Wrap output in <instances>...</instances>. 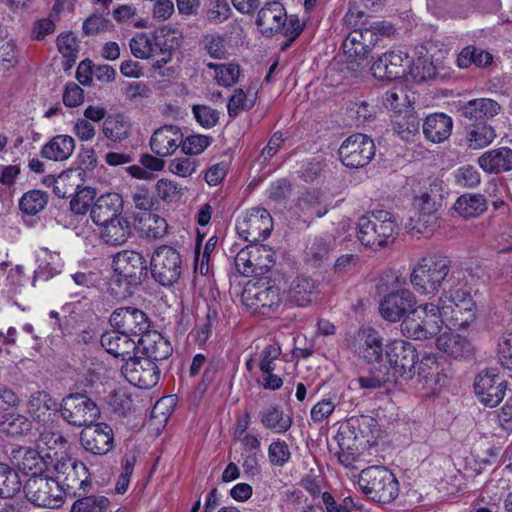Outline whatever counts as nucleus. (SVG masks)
<instances>
[{"label": "nucleus", "mask_w": 512, "mask_h": 512, "mask_svg": "<svg viewBox=\"0 0 512 512\" xmlns=\"http://www.w3.org/2000/svg\"><path fill=\"white\" fill-rule=\"evenodd\" d=\"M419 129L420 120L413 108L402 114L394 115L393 130L402 140H412L419 133Z\"/></svg>", "instance_id": "nucleus-44"}, {"label": "nucleus", "mask_w": 512, "mask_h": 512, "mask_svg": "<svg viewBox=\"0 0 512 512\" xmlns=\"http://www.w3.org/2000/svg\"><path fill=\"white\" fill-rule=\"evenodd\" d=\"M493 62V55L474 45L464 47L457 56V65L462 69L474 65L478 68H486Z\"/></svg>", "instance_id": "nucleus-43"}, {"label": "nucleus", "mask_w": 512, "mask_h": 512, "mask_svg": "<svg viewBox=\"0 0 512 512\" xmlns=\"http://www.w3.org/2000/svg\"><path fill=\"white\" fill-rule=\"evenodd\" d=\"M81 492L77 500L71 506V512H106L110 506V500L103 495H86Z\"/></svg>", "instance_id": "nucleus-50"}, {"label": "nucleus", "mask_w": 512, "mask_h": 512, "mask_svg": "<svg viewBox=\"0 0 512 512\" xmlns=\"http://www.w3.org/2000/svg\"><path fill=\"white\" fill-rule=\"evenodd\" d=\"M439 351L454 359L469 358L473 354L471 343L463 336L451 332L442 333L436 340Z\"/></svg>", "instance_id": "nucleus-34"}, {"label": "nucleus", "mask_w": 512, "mask_h": 512, "mask_svg": "<svg viewBox=\"0 0 512 512\" xmlns=\"http://www.w3.org/2000/svg\"><path fill=\"white\" fill-rule=\"evenodd\" d=\"M338 432L350 438L359 446L374 445L380 435V428L377 420L368 415L353 416L342 425Z\"/></svg>", "instance_id": "nucleus-20"}, {"label": "nucleus", "mask_w": 512, "mask_h": 512, "mask_svg": "<svg viewBox=\"0 0 512 512\" xmlns=\"http://www.w3.org/2000/svg\"><path fill=\"white\" fill-rule=\"evenodd\" d=\"M62 419L74 427H86L100 415L97 404L84 393L66 395L59 407Z\"/></svg>", "instance_id": "nucleus-8"}, {"label": "nucleus", "mask_w": 512, "mask_h": 512, "mask_svg": "<svg viewBox=\"0 0 512 512\" xmlns=\"http://www.w3.org/2000/svg\"><path fill=\"white\" fill-rule=\"evenodd\" d=\"M299 208L305 215L322 217L328 212V207L322 204L321 193L318 190L305 192L298 202Z\"/></svg>", "instance_id": "nucleus-52"}, {"label": "nucleus", "mask_w": 512, "mask_h": 512, "mask_svg": "<svg viewBox=\"0 0 512 512\" xmlns=\"http://www.w3.org/2000/svg\"><path fill=\"white\" fill-rule=\"evenodd\" d=\"M241 301L252 313L270 315L282 303V294L276 285L249 283L242 292Z\"/></svg>", "instance_id": "nucleus-11"}, {"label": "nucleus", "mask_w": 512, "mask_h": 512, "mask_svg": "<svg viewBox=\"0 0 512 512\" xmlns=\"http://www.w3.org/2000/svg\"><path fill=\"white\" fill-rule=\"evenodd\" d=\"M479 167L488 174H501L512 170V149L506 146L490 149L478 157Z\"/></svg>", "instance_id": "nucleus-31"}, {"label": "nucleus", "mask_w": 512, "mask_h": 512, "mask_svg": "<svg viewBox=\"0 0 512 512\" xmlns=\"http://www.w3.org/2000/svg\"><path fill=\"white\" fill-rule=\"evenodd\" d=\"M234 264L243 276L263 275L275 264L274 252L267 245L251 243L237 253Z\"/></svg>", "instance_id": "nucleus-9"}, {"label": "nucleus", "mask_w": 512, "mask_h": 512, "mask_svg": "<svg viewBox=\"0 0 512 512\" xmlns=\"http://www.w3.org/2000/svg\"><path fill=\"white\" fill-rule=\"evenodd\" d=\"M452 118L444 113L429 115L423 123V133L432 143H441L449 138L452 132Z\"/></svg>", "instance_id": "nucleus-36"}, {"label": "nucleus", "mask_w": 512, "mask_h": 512, "mask_svg": "<svg viewBox=\"0 0 512 512\" xmlns=\"http://www.w3.org/2000/svg\"><path fill=\"white\" fill-rule=\"evenodd\" d=\"M157 196L166 203L176 202L182 195V187L168 179H160L156 183Z\"/></svg>", "instance_id": "nucleus-60"}, {"label": "nucleus", "mask_w": 512, "mask_h": 512, "mask_svg": "<svg viewBox=\"0 0 512 512\" xmlns=\"http://www.w3.org/2000/svg\"><path fill=\"white\" fill-rule=\"evenodd\" d=\"M349 347L355 355L367 363L379 362L383 356V338L371 327L360 328Z\"/></svg>", "instance_id": "nucleus-24"}, {"label": "nucleus", "mask_w": 512, "mask_h": 512, "mask_svg": "<svg viewBox=\"0 0 512 512\" xmlns=\"http://www.w3.org/2000/svg\"><path fill=\"white\" fill-rule=\"evenodd\" d=\"M335 438L339 446V451L336 453L339 462L345 468H354V463L359 457V445L353 442L350 438L340 435L339 432H337Z\"/></svg>", "instance_id": "nucleus-55"}, {"label": "nucleus", "mask_w": 512, "mask_h": 512, "mask_svg": "<svg viewBox=\"0 0 512 512\" xmlns=\"http://www.w3.org/2000/svg\"><path fill=\"white\" fill-rule=\"evenodd\" d=\"M453 275L458 276V282L465 279L464 272L452 269L451 260L438 253H429L421 257L414 265L410 282L415 291L421 295H434L441 289L445 294L448 281Z\"/></svg>", "instance_id": "nucleus-1"}, {"label": "nucleus", "mask_w": 512, "mask_h": 512, "mask_svg": "<svg viewBox=\"0 0 512 512\" xmlns=\"http://www.w3.org/2000/svg\"><path fill=\"white\" fill-rule=\"evenodd\" d=\"M410 59L401 51L382 54L371 66L372 75L381 81H393L406 76Z\"/></svg>", "instance_id": "nucleus-25"}, {"label": "nucleus", "mask_w": 512, "mask_h": 512, "mask_svg": "<svg viewBox=\"0 0 512 512\" xmlns=\"http://www.w3.org/2000/svg\"><path fill=\"white\" fill-rule=\"evenodd\" d=\"M27 500L38 507H59L63 491L57 480L47 474L30 476L23 485Z\"/></svg>", "instance_id": "nucleus-10"}, {"label": "nucleus", "mask_w": 512, "mask_h": 512, "mask_svg": "<svg viewBox=\"0 0 512 512\" xmlns=\"http://www.w3.org/2000/svg\"><path fill=\"white\" fill-rule=\"evenodd\" d=\"M447 284L445 294H442L438 304H435L439 320L450 329L466 328L475 319V302L464 280L458 282V276L453 275Z\"/></svg>", "instance_id": "nucleus-2"}, {"label": "nucleus", "mask_w": 512, "mask_h": 512, "mask_svg": "<svg viewBox=\"0 0 512 512\" xmlns=\"http://www.w3.org/2000/svg\"><path fill=\"white\" fill-rule=\"evenodd\" d=\"M335 240L328 238H315L311 246L308 248L307 256L314 262L322 261L327 258L329 253L334 249Z\"/></svg>", "instance_id": "nucleus-61"}, {"label": "nucleus", "mask_w": 512, "mask_h": 512, "mask_svg": "<svg viewBox=\"0 0 512 512\" xmlns=\"http://www.w3.org/2000/svg\"><path fill=\"white\" fill-rule=\"evenodd\" d=\"M268 458L273 466L283 467L286 465L291 458L288 444L280 439L273 441L268 447Z\"/></svg>", "instance_id": "nucleus-59"}, {"label": "nucleus", "mask_w": 512, "mask_h": 512, "mask_svg": "<svg viewBox=\"0 0 512 512\" xmlns=\"http://www.w3.org/2000/svg\"><path fill=\"white\" fill-rule=\"evenodd\" d=\"M287 14L279 1L267 2L258 12L256 24L263 32L277 33L283 29Z\"/></svg>", "instance_id": "nucleus-32"}, {"label": "nucleus", "mask_w": 512, "mask_h": 512, "mask_svg": "<svg viewBox=\"0 0 512 512\" xmlns=\"http://www.w3.org/2000/svg\"><path fill=\"white\" fill-rule=\"evenodd\" d=\"M102 347L112 356L121 358L124 363L133 358L138 348L137 340L118 330L107 331L101 336Z\"/></svg>", "instance_id": "nucleus-28"}, {"label": "nucleus", "mask_w": 512, "mask_h": 512, "mask_svg": "<svg viewBox=\"0 0 512 512\" xmlns=\"http://www.w3.org/2000/svg\"><path fill=\"white\" fill-rule=\"evenodd\" d=\"M283 512H312L313 505L300 490L287 491L283 501Z\"/></svg>", "instance_id": "nucleus-56"}, {"label": "nucleus", "mask_w": 512, "mask_h": 512, "mask_svg": "<svg viewBox=\"0 0 512 512\" xmlns=\"http://www.w3.org/2000/svg\"><path fill=\"white\" fill-rule=\"evenodd\" d=\"M386 28L379 22L369 28L356 29L343 41V50L348 58L364 59L376 45L379 35H385Z\"/></svg>", "instance_id": "nucleus-18"}, {"label": "nucleus", "mask_w": 512, "mask_h": 512, "mask_svg": "<svg viewBox=\"0 0 512 512\" xmlns=\"http://www.w3.org/2000/svg\"><path fill=\"white\" fill-rule=\"evenodd\" d=\"M121 373L130 384L140 389H151L160 379L158 365L145 357L127 359L121 367Z\"/></svg>", "instance_id": "nucleus-17"}, {"label": "nucleus", "mask_w": 512, "mask_h": 512, "mask_svg": "<svg viewBox=\"0 0 512 512\" xmlns=\"http://www.w3.org/2000/svg\"><path fill=\"white\" fill-rule=\"evenodd\" d=\"M358 382L362 389H377L395 383V379L389 368L381 366L378 369L371 370L367 375L360 376Z\"/></svg>", "instance_id": "nucleus-54"}, {"label": "nucleus", "mask_w": 512, "mask_h": 512, "mask_svg": "<svg viewBox=\"0 0 512 512\" xmlns=\"http://www.w3.org/2000/svg\"><path fill=\"white\" fill-rule=\"evenodd\" d=\"M500 105L489 98H478L463 104L458 111L462 117L475 122H482L491 119L499 114Z\"/></svg>", "instance_id": "nucleus-35"}, {"label": "nucleus", "mask_w": 512, "mask_h": 512, "mask_svg": "<svg viewBox=\"0 0 512 512\" xmlns=\"http://www.w3.org/2000/svg\"><path fill=\"white\" fill-rule=\"evenodd\" d=\"M498 358L503 368L512 371V333H505L500 337Z\"/></svg>", "instance_id": "nucleus-64"}, {"label": "nucleus", "mask_w": 512, "mask_h": 512, "mask_svg": "<svg viewBox=\"0 0 512 512\" xmlns=\"http://www.w3.org/2000/svg\"><path fill=\"white\" fill-rule=\"evenodd\" d=\"M58 469L56 478L60 484L63 495L77 497L81 492H88L91 489L92 482L89 478L88 468L83 462L69 460L62 463Z\"/></svg>", "instance_id": "nucleus-15"}, {"label": "nucleus", "mask_w": 512, "mask_h": 512, "mask_svg": "<svg viewBox=\"0 0 512 512\" xmlns=\"http://www.w3.org/2000/svg\"><path fill=\"white\" fill-rule=\"evenodd\" d=\"M109 320L116 330L137 339L150 328L147 315L136 307L117 308L112 312Z\"/></svg>", "instance_id": "nucleus-22"}, {"label": "nucleus", "mask_w": 512, "mask_h": 512, "mask_svg": "<svg viewBox=\"0 0 512 512\" xmlns=\"http://www.w3.org/2000/svg\"><path fill=\"white\" fill-rule=\"evenodd\" d=\"M124 201L118 193H106L99 196L90 208V216L96 225L107 223L121 216Z\"/></svg>", "instance_id": "nucleus-27"}, {"label": "nucleus", "mask_w": 512, "mask_h": 512, "mask_svg": "<svg viewBox=\"0 0 512 512\" xmlns=\"http://www.w3.org/2000/svg\"><path fill=\"white\" fill-rule=\"evenodd\" d=\"M131 200L138 210L151 212L157 206V200L153 193L145 185L135 187L131 192Z\"/></svg>", "instance_id": "nucleus-57"}, {"label": "nucleus", "mask_w": 512, "mask_h": 512, "mask_svg": "<svg viewBox=\"0 0 512 512\" xmlns=\"http://www.w3.org/2000/svg\"><path fill=\"white\" fill-rule=\"evenodd\" d=\"M316 288L315 281L310 277H296L290 284L288 300L297 306H307L312 302Z\"/></svg>", "instance_id": "nucleus-42"}, {"label": "nucleus", "mask_w": 512, "mask_h": 512, "mask_svg": "<svg viewBox=\"0 0 512 512\" xmlns=\"http://www.w3.org/2000/svg\"><path fill=\"white\" fill-rule=\"evenodd\" d=\"M101 131L105 138L120 143L129 137L131 131L130 120L123 114H110L102 123Z\"/></svg>", "instance_id": "nucleus-38"}, {"label": "nucleus", "mask_w": 512, "mask_h": 512, "mask_svg": "<svg viewBox=\"0 0 512 512\" xmlns=\"http://www.w3.org/2000/svg\"><path fill=\"white\" fill-rule=\"evenodd\" d=\"M362 492L371 500L388 504L399 495V482L395 475L382 466L363 469L358 480Z\"/></svg>", "instance_id": "nucleus-5"}, {"label": "nucleus", "mask_w": 512, "mask_h": 512, "mask_svg": "<svg viewBox=\"0 0 512 512\" xmlns=\"http://www.w3.org/2000/svg\"><path fill=\"white\" fill-rule=\"evenodd\" d=\"M52 454L42 453L40 450L25 449L22 460L18 462L19 469L30 476L45 475L52 465Z\"/></svg>", "instance_id": "nucleus-37"}, {"label": "nucleus", "mask_w": 512, "mask_h": 512, "mask_svg": "<svg viewBox=\"0 0 512 512\" xmlns=\"http://www.w3.org/2000/svg\"><path fill=\"white\" fill-rule=\"evenodd\" d=\"M32 430V422L25 415L8 413L0 420V432L11 437L28 435Z\"/></svg>", "instance_id": "nucleus-46"}, {"label": "nucleus", "mask_w": 512, "mask_h": 512, "mask_svg": "<svg viewBox=\"0 0 512 512\" xmlns=\"http://www.w3.org/2000/svg\"><path fill=\"white\" fill-rule=\"evenodd\" d=\"M82 447L94 455H106L114 447V431L104 422L92 423L80 433Z\"/></svg>", "instance_id": "nucleus-23"}, {"label": "nucleus", "mask_w": 512, "mask_h": 512, "mask_svg": "<svg viewBox=\"0 0 512 512\" xmlns=\"http://www.w3.org/2000/svg\"><path fill=\"white\" fill-rule=\"evenodd\" d=\"M75 149V141L69 135H57L41 149L43 158L53 161L67 160Z\"/></svg>", "instance_id": "nucleus-39"}, {"label": "nucleus", "mask_w": 512, "mask_h": 512, "mask_svg": "<svg viewBox=\"0 0 512 512\" xmlns=\"http://www.w3.org/2000/svg\"><path fill=\"white\" fill-rule=\"evenodd\" d=\"M418 376L430 387L441 384L444 378L443 368L435 354L428 353L422 357L418 364Z\"/></svg>", "instance_id": "nucleus-45"}, {"label": "nucleus", "mask_w": 512, "mask_h": 512, "mask_svg": "<svg viewBox=\"0 0 512 512\" xmlns=\"http://www.w3.org/2000/svg\"><path fill=\"white\" fill-rule=\"evenodd\" d=\"M273 229L270 213L264 208H253L239 217L236 230L244 240L256 243L266 239Z\"/></svg>", "instance_id": "nucleus-14"}, {"label": "nucleus", "mask_w": 512, "mask_h": 512, "mask_svg": "<svg viewBox=\"0 0 512 512\" xmlns=\"http://www.w3.org/2000/svg\"><path fill=\"white\" fill-rule=\"evenodd\" d=\"M438 308L434 303L419 305L401 321L400 329L404 337L414 340H428L435 337L443 326L439 320Z\"/></svg>", "instance_id": "nucleus-6"}, {"label": "nucleus", "mask_w": 512, "mask_h": 512, "mask_svg": "<svg viewBox=\"0 0 512 512\" xmlns=\"http://www.w3.org/2000/svg\"><path fill=\"white\" fill-rule=\"evenodd\" d=\"M203 49L214 59H224L227 53L225 40L219 34H203L201 39Z\"/></svg>", "instance_id": "nucleus-58"}, {"label": "nucleus", "mask_w": 512, "mask_h": 512, "mask_svg": "<svg viewBox=\"0 0 512 512\" xmlns=\"http://www.w3.org/2000/svg\"><path fill=\"white\" fill-rule=\"evenodd\" d=\"M357 230V238L363 245L377 249L393 243L399 227L390 212L378 210L360 217Z\"/></svg>", "instance_id": "nucleus-4"}, {"label": "nucleus", "mask_w": 512, "mask_h": 512, "mask_svg": "<svg viewBox=\"0 0 512 512\" xmlns=\"http://www.w3.org/2000/svg\"><path fill=\"white\" fill-rule=\"evenodd\" d=\"M453 208L464 219L476 218L487 210V200L482 194L466 193L457 198Z\"/></svg>", "instance_id": "nucleus-40"}, {"label": "nucleus", "mask_w": 512, "mask_h": 512, "mask_svg": "<svg viewBox=\"0 0 512 512\" xmlns=\"http://www.w3.org/2000/svg\"><path fill=\"white\" fill-rule=\"evenodd\" d=\"M98 226L100 239L110 246L123 245L132 236V224L122 216Z\"/></svg>", "instance_id": "nucleus-33"}, {"label": "nucleus", "mask_w": 512, "mask_h": 512, "mask_svg": "<svg viewBox=\"0 0 512 512\" xmlns=\"http://www.w3.org/2000/svg\"><path fill=\"white\" fill-rule=\"evenodd\" d=\"M281 355V348L277 343L268 344L260 354L258 367L261 372H274L276 361Z\"/></svg>", "instance_id": "nucleus-62"}, {"label": "nucleus", "mask_w": 512, "mask_h": 512, "mask_svg": "<svg viewBox=\"0 0 512 512\" xmlns=\"http://www.w3.org/2000/svg\"><path fill=\"white\" fill-rule=\"evenodd\" d=\"M338 153L344 166L357 169L368 165L373 159L375 144L367 135L356 133L343 141Z\"/></svg>", "instance_id": "nucleus-13"}, {"label": "nucleus", "mask_w": 512, "mask_h": 512, "mask_svg": "<svg viewBox=\"0 0 512 512\" xmlns=\"http://www.w3.org/2000/svg\"><path fill=\"white\" fill-rule=\"evenodd\" d=\"M149 267L155 282L164 287L172 286L183 272L182 256L176 248L161 245L151 254Z\"/></svg>", "instance_id": "nucleus-7"}, {"label": "nucleus", "mask_w": 512, "mask_h": 512, "mask_svg": "<svg viewBox=\"0 0 512 512\" xmlns=\"http://www.w3.org/2000/svg\"><path fill=\"white\" fill-rule=\"evenodd\" d=\"M183 133L176 125H163L150 138V148L159 157L172 155L181 145Z\"/></svg>", "instance_id": "nucleus-26"}, {"label": "nucleus", "mask_w": 512, "mask_h": 512, "mask_svg": "<svg viewBox=\"0 0 512 512\" xmlns=\"http://www.w3.org/2000/svg\"><path fill=\"white\" fill-rule=\"evenodd\" d=\"M506 380L495 370L480 372L474 381V392L479 401L490 408L498 406L505 397Z\"/></svg>", "instance_id": "nucleus-19"}, {"label": "nucleus", "mask_w": 512, "mask_h": 512, "mask_svg": "<svg viewBox=\"0 0 512 512\" xmlns=\"http://www.w3.org/2000/svg\"><path fill=\"white\" fill-rule=\"evenodd\" d=\"M496 138V133L491 125H474L467 133V145L470 149H481L488 146Z\"/></svg>", "instance_id": "nucleus-51"}, {"label": "nucleus", "mask_w": 512, "mask_h": 512, "mask_svg": "<svg viewBox=\"0 0 512 512\" xmlns=\"http://www.w3.org/2000/svg\"><path fill=\"white\" fill-rule=\"evenodd\" d=\"M113 27L112 22L100 14H93L83 22L82 29L86 36H94L109 31Z\"/></svg>", "instance_id": "nucleus-63"}, {"label": "nucleus", "mask_w": 512, "mask_h": 512, "mask_svg": "<svg viewBox=\"0 0 512 512\" xmlns=\"http://www.w3.org/2000/svg\"><path fill=\"white\" fill-rule=\"evenodd\" d=\"M382 103L394 115L412 109L409 96L402 86H394L387 90L382 96Z\"/></svg>", "instance_id": "nucleus-48"}, {"label": "nucleus", "mask_w": 512, "mask_h": 512, "mask_svg": "<svg viewBox=\"0 0 512 512\" xmlns=\"http://www.w3.org/2000/svg\"><path fill=\"white\" fill-rule=\"evenodd\" d=\"M19 473L6 463H0V498L15 496L22 488Z\"/></svg>", "instance_id": "nucleus-47"}, {"label": "nucleus", "mask_w": 512, "mask_h": 512, "mask_svg": "<svg viewBox=\"0 0 512 512\" xmlns=\"http://www.w3.org/2000/svg\"><path fill=\"white\" fill-rule=\"evenodd\" d=\"M232 14L233 11L227 0H209L203 10L204 21L214 26L223 24Z\"/></svg>", "instance_id": "nucleus-49"}, {"label": "nucleus", "mask_w": 512, "mask_h": 512, "mask_svg": "<svg viewBox=\"0 0 512 512\" xmlns=\"http://www.w3.org/2000/svg\"><path fill=\"white\" fill-rule=\"evenodd\" d=\"M415 213L410 217L409 228L417 234H424L434 231L438 225V208L441 201L434 200V197H425L421 194L413 200Z\"/></svg>", "instance_id": "nucleus-21"}, {"label": "nucleus", "mask_w": 512, "mask_h": 512, "mask_svg": "<svg viewBox=\"0 0 512 512\" xmlns=\"http://www.w3.org/2000/svg\"><path fill=\"white\" fill-rule=\"evenodd\" d=\"M27 413L34 422L46 426L53 421V411L58 409L57 401L46 391L32 393L27 401Z\"/></svg>", "instance_id": "nucleus-29"}, {"label": "nucleus", "mask_w": 512, "mask_h": 512, "mask_svg": "<svg viewBox=\"0 0 512 512\" xmlns=\"http://www.w3.org/2000/svg\"><path fill=\"white\" fill-rule=\"evenodd\" d=\"M261 424L274 433H285L292 425V418L275 404H271L259 413Z\"/></svg>", "instance_id": "nucleus-41"}, {"label": "nucleus", "mask_w": 512, "mask_h": 512, "mask_svg": "<svg viewBox=\"0 0 512 512\" xmlns=\"http://www.w3.org/2000/svg\"><path fill=\"white\" fill-rule=\"evenodd\" d=\"M415 294L406 288L396 289L386 293L379 302V313L388 322L403 320L418 306Z\"/></svg>", "instance_id": "nucleus-16"}, {"label": "nucleus", "mask_w": 512, "mask_h": 512, "mask_svg": "<svg viewBox=\"0 0 512 512\" xmlns=\"http://www.w3.org/2000/svg\"><path fill=\"white\" fill-rule=\"evenodd\" d=\"M137 343L145 358L155 363L167 359L173 351L170 342L159 332L152 331L150 328L137 339Z\"/></svg>", "instance_id": "nucleus-30"}, {"label": "nucleus", "mask_w": 512, "mask_h": 512, "mask_svg": "<svg viewBox=\"0 0 512 512\" xmlns=\"http://www.w3.org/2000/svg\"><path fill=\"white\" fill-rule=\"evenodd\" d=\"M47 193L41 190H31L26 192L19 201L20 210L30 216L41 212L47 205Z\"/></svg>", "instance_id": "nucleus-53"}, {"label": "nucleus", "mask_w": 512, "mask_h": 512, "mask_svg": "<svg viewBox=\"0 0 512 512\" xmlns=\"http://www.w3.org/2000/svg\"><path fill=\"white\" fill-rule=\"evenodd\" d=\"M385 354L395 382L398 377L405 380L414 377L418 352L411 342L402 339L394 340L386 346Z\"/></svg>", "instance_id": "nucleus-12"}, {"label": "nucleus", "mask_w": 512, "mask_h": 512, "mask_svg": "<svg viewBox=\"0 0 512 512\" xmlns=\"http://www.w3.org/2000/svg\"><path fill=\"white\" fill-rule=\"evenodd\" d=\"M112 267L115 279L109 291L117 298H125L133 293L148 277V264L145 256L135 250H122L113 256Z\"/></svg>", "instance_id": "nucleus-3"}]
</instances>
